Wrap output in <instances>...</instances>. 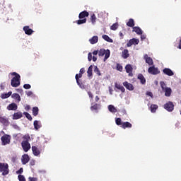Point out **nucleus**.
Returning <instances> with one entry per match:
<instances>
[{
  "label": "nucleus",
  "mask_w": 181,
  "mask_h": 181,
  "mask_svg": "<svg viewBox=\"0 0 181 181\" xmlns=\"http://www.w3.org/2000/svg\"><path fill=\"white\" fill-rule=\"evenodd\" d=\"M12 76H14L11 79V84L13 87H19L21 86V75L16 72L11 73Z\"/></svg>",
  "instance_id": "f257e3e1"
},
{
  "label": "nucleus",
  "mask_w": 181,
  "mask_h": 181,
  "mask_svg": "<svg viewBox=\"0 0 181 181\" xmlns=\"http://www.w3.org/2000/svg\"><path fill=\"white\" fill-rule=\"evenodd\" d=\"M0 172H2L3 176H6L9 173V165L8 163H0Z\"/></svg>",
  "instance_id": "f03ea898"
},
{
  "label": "nucleus",
  "mask_w": 181,
  "mask_h": 181,
  "mask_svg": "<svg viewBox=\"0 0 181 181\" xmlns=\"http://www.w3.org/2000/svg\"><path fill=\"white\" fill-rule=\"evenodd\" d=\"M110 49H100L98 51V56L103 57L105 54L104 62H105L110 57Z\"/></svg>",
  "instance_id": "7ed1b4c3"
},
{
  "label": "nucleus",
  "mask_w": 181,
  "mask_h": 181,
  "mask_svg": "<svg viewBox=\"0 0 181 181\" xmlns=\"http://www.w3.org/2000/svg\"><path fill=\"white\" fill-rule=\"evenodd\" d=\"M164 110H166L168 112H172L175 110V105L173 102L169 101L163 105Z\"/></svg>",
  "instance_id": "20e7f679"
},
{
  "label": "nucleus",
  "mask_w": 181,
  "mask_h": 181,
  "mask_svg": "<svg viewBox=\"0 0 181 181\" xmlns=\"http://www.w3.org/2000/svg\"><path fill=\"white\" fill-rule=\"evenodd\" d=\"M11 144V136L4 134L1 136V145H9Z\"/></svg>",
  "instance_id": "39448f33"
},
{
  "label": "nucleus",
  "mask_w": 181,
  "mask_h": 181,
  "mask_svg": "<svg viewBox=\"0 0 181 181\" xmlns=\"http://www.w3.org/2000/svg\"><path fill=\"white\" fill-rule=\"evenodd\" d=\"M148 72L149 73V74L156 76L157 74H159L160 73V71H159V69L155 67V66H153L148 68Z\"/></svg>",
  "instance_id": "423d86ee"
},
{
  "label": "nucleus",
  "mask_w": 181,
  "mask_h": 181,
  "mask_svg": "<svg viewBox=\"0 0 181 181\" xmlns=\"http://www.w3.org/2000/svg\"><path fill=\"white\" fill-rule=\"evenodd\" d=\"M21 146L24 151V152H28L29 149H30V144L28 141H22Z\"/></svg>",
  "instance_id": "0eeeda50"
},
{
  "label": "nucleus",
  "mask_w": 181,
  "mask_h": 181,
  "mask_svg": "<svg viewBox=\"0 0 181 181\" xmlns=\"http://www.w3.org/2000/svg\"><path fill=\"white\" fill-rule=\"evenodd\" d=\"M126 72L128 73L129 77H133L134 74H132V70H134V68H132V65L127 64L125 66Z\"/></svg>",
  "instance_id": "6e6552de"
},
{
  "label": "nucleus",
  "mask_w": 181,
  "mask_h": 181,
  "mask_svg": "<svg viewBox=\"0 0 181 181\" xmlns=\"http://www.w3.org/2000/svg\"><path fill=\"white\" fill-rule=\"evenodd\" d=\"M7 110L8 111H16L18 110V105L15 103H12L7 106Z\"/></svg>",
  "instance_id": "1a4fd4ad"
},
{
  "label": "nucleus",
  "mask_w": 181,
  "mask_h": 181,
  "mask_svg": "<svg viewBox=\"0 0 181 181\" xmlns=\"http://www.w3.org/2000/svg\"><path fill=\"white\" fill-rule=\"evenodd\" d=\"M123 86L129 91H133L134 88V85H132V83H129L128 81L124 82Z\"/></svg>",
  "instance_id": "9d476101"
},
{
  "label": "nucleus",
  "mask_w": 181,
  "mask_h": 181,
  "mask_svg": "<svg viewBox=\"0 0 181 181\" xmlns=\"http://www.w3.org/2000/svg\"><path fill=\"white\" fill-rule=\"evenodd\" d=\"M90 13L87 11H83L81 12L78 15L79 19H86V18H88Z\"/></svg>",
  "instance_id": "9b49d317"
},
{
  "label": "nucleus",
  "mask_w": 181,
  "mask_h": 181,
  "mask_svg": "<svg viewBox=\"0 0 181 181\" xmlns=\"http://www.w3.org/2000/svg\"><path fill=\"white\" fill-rule=\"evenodd\" d=\"M163 72L164 74H165L166 76H172L175 75V73H173L172 71V69H169V68H165L163 70Z\"/></svg>",
  "instance_id": "f8f14e48"
},
{
  "label": "nucleus",
  "mask_w": 181,
  "mask_h": 181,
  "mask_svg": "<svg viewBox=\"0 0 181 181\" xmlns=\"http://www.w3.org/2000/svg\"><path fill=\"white\" fill-rule=\"evenodd\" d=\"M144 59L146 60V63L148 64V66H153V60L151 57H148V54L144 55Z\"/></svg>",
  "instance_id": "ddd939ff"
},
{
  "label": "nucleus",
  "mask_w": 181,
  "mask_h": 181,
  "mask_svg": "<svg viewBox=\"0 0 181 181\" xmlns=\"http://www.w3.org/2000/svg\"><path fill=\"white\" fill-rule=\"evenodd\" d=\"M0 122L3 124V125H5V127H8V125H9V120H8V118L5 117H0Z\"/></svg>",
  "instance_id": "4468645a"
},
{
  "label": "nucleus",
  "mask_w": 181,
  "mask_h": 181,
  "mask_svg": "<svg viewBox=\"0 0 181 181\" xmlns=\"http://www.w3.org/2000/svg\"><path fill=\"white\" fill-rule=\"evenodd\" d=\"M32 151H33V155H35V156H39V155H40V150H39V148H37V147L33 146Z\"/></svg>",
  "instance_id": "2eb2a0df"
},
{
  "label": "nucleus",
  "mask_w": 181,
  "mask_h": 181,
  "mask_svg": "<svg viewBox=\"0 0 181 181\" xmlns=\"http://www.w3.org/2000/svg\"><path fill=\"white\" fill-rule=\"evenodd\" d=\"M75 78H76V83H77L78 86H79L80 88H82V89L86 88V86H84V85H83V83L80 81V79H78V74H76V75L75 76Z\"/></svg>",
  "instance_id": "dca6fc26"
},
{
  "label": "nucleus",
  "mask_w": 181,
  "mask_h": 181,
  "mask_svg": "<svg viewBox=\"0 0 181 181\" xmlns=\"http://www.w3.org/2000/svg\"><path fill=\"white\" fill-rule=\"evenodd\" d=\"M23 30H24L25 35H32V33H33V30L30 28L29 26H24Z\"/></svg>",
  "instance_id": "f3484780"
},
{
  "label": "nucleus",
  "mask_w": 181,
  "mask_h": 181,
  "mask_svg": "<svg viewBox=\"0 0 181 181\" xmlns=\"http://www.w3.org/2000/svg\"><path fill=\"white\" fill-rule=\"evenodd\" d=\"M29 160H30V158H29V156L28 154H25L23 156V158H22L23 165H26V163H28Z\"/></svg>",
  "instance_id": "a211bd4d"
},
{
  "label": "nucleus",
  "mask_w": 181,
  "mask_h": 181,
  "mask_svg": "<svg viewBox=\"0 0 181 181\" xmlns=\"http://www.w3.org/2000/svg\"><path fill=\"white\" fill-rule=\"evenodd\" d=\"M122 57L123 59H128L129 57V51L127 49H125L122 52Z\"/></svg>",
  "instance_id": "6ab92c4d"
},
{
  "label": "nucleus",
  "mask_w": 181,
  "mask_h": 181,
  "mask_svg": "<svg viewBox=\"0 0 181 181\" xmlns=\"http://www.w3.org/2000/svg\"><path fill=\"white\" fill-rule=\"evenodd\" d=\"M122 128H123V129H126V128H132V124L129 123V122H124L122 123Z\"/></svg>",
  "instance_id": "aec40b11"
},
{
  "label": "nucleus",
  "mask_w": 181,
  "mask_h": 181,
  "mask_svg": "<svg viewBox=\"0 0 181 181\" xmlns=\"http://www.w3.org/2000/svg\"><path fill=\"white\" fill-rule=\"evenodd\" d=\"M90 45H95V43L98 42V36L95 35L92 38L89 40Z\"/></svg>",
  "instance_id": "412c9836"
},
{
  "label": "nucleus",
  "mask_w": 181,
  "mask_h": 181,
  "mask_svg": "<svg viewBox=\"0 0 181 181\" xmlns=\"http://www.w3.org/2000/svg\"><path fill=\"white\" fill-rule=\"evenodd\" d=\"M137 78L139 80H140L141 84H146V79L145 78V77L144 76V75L142 74H139L137 76Z\"/></svg>",
  "instance_id": "4be33fe9"
},
{
  "label": "nucleus",
  "mask_w": 181,
  "mask_h": 181,
  "mask_svg": "<svg viewBox=\"0 0 181 181\" xmlns=\"http://www.w3.org/2000/svg\"><path fill=\"white\" fill-rule=\"evenodd\" d=\"M115 88H117V90H120L122 93H125V88L122 86L121 84H119L118 83H115Z\"/></svg>",
  "instance_id": "5701e85b"
},
{
  "label": "nucleus",
  "mask_w": 181,
  "mask_h": 181,
  "mask_svg": "<svg viewBox=\"0 0 181 181\" xmlns=\"http://www.w3.org/2000/svg\"><path fill=\"white\" fill-rule=\"evenodd\" d=\"M23 117L22 112H18L13 114V119H19Z\"/></svg>",
  "instance_id": "b1692460"
},
{
  "label": "nucleus",
  "mask_w": 181,
  "mask_h": 181,
  "mask_svg": "<svg viewBox=\"0 0 181 181\" xmlns=\"http://www.w3.org/2000/svg\"><path fill=\"white\" fill-rule=\"evenodd\" d=\"M163 91H165V97H170L172 94V89L170 88H167L164 89Z\"/></svg>",
  "instance_id": "393cba45"
},
{
  "label": "nucleus",
  "mask_w": 181,
  "mask_h": 181,
  "mask_svg": "<svg viewBox=\"0 0 181 181\" xmlns=\"http://www.w3.org/2000/svg\"><path fill=\"white\" fill-rule=\"evenodd\" d=\"M127 25L129 26V28H134V26H135V21L134 19H129V21L127 23Z\"/></svg>",
  "instance_id": "a878e982"
},
{
  "label": "nucleus",
  "mask_w": 181,
  "mask_h": 181,
  "mask_svg": "<svg viewBox=\"0 0 181 181\" xmlns=\"http://www.w3.org/2000/svg\"><path fill=\"white\" fill-rule=\"evenodd\" d=\"M132 32H136L137 35H142V29L139 27H134Z\"/></svg>",
  "instance_id": "bb28decb"
},
{
  "label": "nucleus",
  "mask_w": 181,
  "mask_h": 181,
  "mask_svg": "<svg viewBox=\"0 0 181 181\" xmlns=\"http://www.w3.org/2000/svg\"><path fill=\"white\" fill-rule=\"evenodd\" d=\"M158 108H159L158 105L152 104L150 107V111L153 113L156 112V110H158Z\"/></svg>",
  "instance_id": "cd10ccee"
},
{
  "label": "nucleus",
  "mask_w": 181,
  "mask_h": 181,
  "mask_svg": "<svg viewBox=\"0 0 181 181\" xmlns=\"http://www.w3.org/2000/svg\"><path fill=\"white\" fill-rule=\"evenodd\" d=\"M11 95H12V91H9L7 93H3L1 94V98L2 100H5V98H9V97H11Z\"/></svg>",
  "instance_id": "c85d7f7f"
},
{
  "label": "nucleus",
  "mask_w": 181,
  "mask_h": 181,
  "mask_svg": "<svg viewBox=\"0 0 181 181\" xmlns=\"http://www.w3.org/2000/svg\"><path fill=\"white\" fill-rule=\"evenodd\" d=\"M34 128L36 130L40 129V128H42V124H39V121L37 120L34 121Z\"/></svg>",
  "instance_id": "c756f323"
},
{
  "label": "nucleus",
  "mask_w": 181,
  "mask_h": 181,
  "mask_svg": "<svg viewBox=\"0 0 181 181\" xmlns=\"http://www.w3.org/2000/svg\"><path fill=\"white\" fill-rule=\"evenodd\" d=\"M93 65H90L87 71L88 77H92L93 76Z\"/></svg>",
  "instance_id": "7c9ffc66"
},
{
  "label": "nucleus",
  "mask_w": 181,
  "mask_h": 181,
  "mask_svg": "<svg viewBox=\"0 0 181 181\" xmlns=\"http://www.w3.org/2000/svg\"><path fill=\"white\" fill-rule=\"evenodd\" d=\"M108 110L110 112H113V113L117 112V108H115V107H114V105H108Z\"/></svg>",
  "instance_id": "2f4dec72"
},
{
  "label": "nucleus",
  "mask_w": 181,
  "mask_h": 181,
  "mask_svg": "<svg viewBox=\"0 0 181 181\" xmlns=\"http://www.w3.org/2000/svg\"><path fill=\"white\" fill-rule=\"evenodd\" d=\"M103 39L105 40L106 42H109V43H112V39L110 38V37L107 35H103L102 36Z\"/></svg>",
  "instance_id": "473e14b6"
},
{
  "label": "nucleus",
  "mask_w": 181,
  "mask_h": 181,
  "mask_svg": "<svg viewBox=\"0 0 181 181\" xmlns=\"http://www.w3.org/2000/svg\"><path fill=\"white\" fill-rule=\"evenodd\" d=\"M11 98L17 100V101H21V95H19V94L18 93H13L11 95Z\"/></svg>",
  "instance_id": "72a5a7b5"
},
{
  "label": "nucleus",
  "mask_w": 181,
  "mask_h": 181,
  "mask_svg": "<svg viewBox=\"0 0 181 181\" xmlns=\"http://www.w3.org/2000/svg\"><path fill=\"white\" fill-rule=\"evenodd\" d=\"M37 114H39V107H34L33 108V115H34V117H36L37 115Z\"/></svg>",
  "instance_id": "f704fd0d"
},
{
  "label": "nucleus",
  "mask_w": 181,
  "mask_h": 181,
  "mask_svg": "<svg viewBox=\"0 0 181 181\" xmlns=\"http://www.w3.org/2000/svg\"><path fill=\"white\" fill-rule=\"evenodd\" d=\"M87 22V18H80V20L76 21L77 25H83Z\"/></svg>",
  "instance_id": "c9c22d12"
},
{
  "label": "nucleus",
  "mask_w": 181,
  "mask_h": 181,
  "mask_svg": "<svg viewBox=\"0 0 181 181\" xmlns=\"http://www.w3.org/2000/svg\"><path fill=\"white\" fill-rule=\"evenodd\" d=\"M99 107H100V104L95 103L90 107V110H91V111H97V110H98Z\"/></svg>",
  "instance_id": "e433bc0d"
},
{
  "label": "nucleus",
  "mask_w": 181,
  "mask_h": 181,
  "mask_svg": "<svg viewBox=\"0 0 181 181\" xmlns=\"http://www.w3.org/2000/svg\"><path fill=\"white\" fill-rule=\"evenodd\" d=\"M93 71L97 74V76H101V71H100V69H98V66H95Z\"/></svg>",
  "instance_id": "4c0bfd02"
},
{
  "label": "nucleus",
  "mask_w": 181,
  "mask_h": 181,
  "mask_svg": "<svg viewBox=\"0 0 181 181\" xmlns=\"http://www.w3.org/2000/svg\"><path fill=\"white\" fill-rule=\"evenodd\" d=\"M23 142H29V141H30V136H29V134H25L23 136Z\"/></svg>",
  "instance_id": "58836bf2"
},
{
  "label": "nucleus",
  "mask_w": 181,
  "mask_h": 181,
  "mask_svg": "<svg viewBox=\"0 0 181 181\" xmlns=\"http://www.w3.org/2000/svg\"><path fill=\"white\" fill-rule=\"evenodd\" d=\"M90 21H91V23H93V25L95 24V21H97V17L95 16V14H93L90 16Z\"/></svg>",
  "instance_id": "ea45409f"
},
{
  "label": "nucleus",
  "mask_w": 181,
  "mask_h": 181,
  "mask_svg": "<svg viewBox=\"0 0 181 181\" xmlns=\"http://www.w3.org/2000/svg\"><path fill=\"white\" fill-rule=\"evenodd\" d=\"M23 114L29 121H32L33 118L30 114H29L28 112H24Z\"/></svg>",
  "instance_id": "a19ab883"
},
{
  "label": "nucleus",
  "mask_w": 181,
  "mask_h": 181,
  "mask_svg": "<svg viewBox=\"0 0 181 181\" xmlns=\"http://www.w3.org/2000/svg\"><path fill=\"white\" fill-rule=\"evenodd\" d=\"M111 30H115L116 29H118V23H115L112 24V25L110 27Z\"/></svg>",
  "instance_id": "79ce46f5"
},
{
  "label": "nucleus",
  "mask_w": 181,
  "mask_h": 181,
  "mask_svg": "<svg viewBox=\"0 0 181 181\" xmlns=\"http://www.w3.org/2000/svg\"><path fill=\"white\" fill-rule=\"evenodd\" d=\"M115 123L117 124V125H121V127H122V120H121V118H117L116 120H115Z\"/></svg>",
  "instance_id": "37998d69"
},
{
  "label": "nucleus",
  "mask_w": 181,
  "mask_h": 181,
  "mask_svg": "<svg viewBox=\"0 0 181 181\" xmlns=\"http://www.w3.org/2000/svg\"><path fill=\"white\" fill-rule=\"evenodd\" d=\"M160 87H161L163 91H164V90H165V88H168L166 87V83H165V82L162 81L160 83Z\"/></svg>",
  "instance_id": "c03bdc74"
},
{
  "label": "nucleus",
  "mask_w": 181,
  "mask_h": 181,
  "mask_svg": "<svg viewBox=\"0 0 181 181\" xmlns=\"http://www.w3.org/2000/svg\"><path fill=\"white\" fill-rule=\"evenodd\" d=\"M18 177L19 181H26V178H25L24 175H19Z\"/></svg>",
  "instance_id": "a18cd8bd"
},
{
  "label": "nucleus",
  "mask_w": 181,
  "mask_h": 181,
  "mask_svg": "<svg viewBox=\"0 0 181 181\" xmlns=\"http://www.w3.org/2000/svg\"><path fill=\"white\" fill-rule=\"evenodd\" d=\"M116 67H117V70H118V71H122L123 67L121 64H117Z\"/></svg>",
  "instance_id": "49530a36"
},
{
  "label": "nucleus",
  "mask_w": 181,
  "mask_h": 181,
  "mask_svg": "<svg viewBox=\"0 0 181 181\" xmlns=\"http://www.w3.org/2000/svg\"><path fill=\"white\" fill-rule=\"evenodd\" d=\"M132 40L133 42V45H138L139 43V40L136 38H132Z\"/></svg>",
  "instance_id": "de8ad7c7"
},
{
  "label": "nucleus",
  "mask_w": 181,
  "mask_h": 181,
  "mask_svg": "<svg viewBox=\"0 0 181 181\" xmlns=\"http://www.w3.org/2000/svg\"><path fill=\"white\" fill-rule=\"evenodd\" d=\"M134 45V42H132V39L129 40V41L127 42V47H131Z\"/></svg>",
  "instance_id": "09e8293b"
},
{
  "label": "nucleus",
  "mask_w": 181,
  "mask_h": 181,
  "mask_svg": "<svg viewBox=\"0 0 181 181\" xmlns=\"http://www.w3.org/2000/svg\"><path fill=\"white\" fill-rule=\"evenodd\" d=\"M31 86L30 84H24L23 85V88H25V90H29L30 88H31Z\"/></svg>",
  "instance_id": "8fccbe9b"
},
{
  "label": "nucleus",
  "mask_w": 181,
  "mask_h": 181,
  "mask_svg": "<svg viewBox=\"0 0 181 181\" xmlns=\"http://www.w3.org/2000/svg\"><path fill=\"white\" fill-rule=\"evenodd\" d=\"M88 59L89 62H91V60H93V54H91V52L88 53Z\"/></svg>",
  "instance_id": "3c124183"
},
{
  "label": "nucleus",
  "mask_w": 181,
  "mask_h": 181,
  "mask_svg": "<svg viewBox=\"0 0 181 181\" xmlns=\"http://www.w3.org/2000/svg\"><path fill=\"white\" fill-rule=\"evenodd\" d=\"M28 181H37V177H30L28 178Z\"/></svg>",
  "instance_id": "603ef678"
},
{
  "label": "nucleus",
  "mask_w": 181,
  "mask_h": 181,
  "mask_svg": "<svg viewBox=\"0 0 181 181\" xmlns=\"http://www.w3.org/2000/svg\"><path fill=\"white\" fill-rule=\"evenodd\" d=\"M88 95L90 97V98H91V100H93V98H94V95H93V93L91 92H88Z\"/></svg>",
  "instance_id": "864d4df0"
},
{
  "label": "nucleus",
  "mask_w": 181,
  "mask_h": 181,
  "mask_svg": "<svg viewBox=\"0 0 181 181\" xmlns=\"http://www.w3.org/2000/svg\"><path fill=\"white\" fill-rule=\"evenodd\" d=\"M17 173H18V174H22V173H23V168H20L18 171H17Z\"/></svg>",
  "instance_id": "5fc2aeb1"
},
{
  "label": "nucleus",
  "mask_w": 181,
  "mask_h": 181,
  "mask_svg": "<svg viewBox=\"0 0 181 181\" xmlns=\"http://www.w3.org/2000/svg\"><path fill=\"white\" fill-rule=\"evenodd\" d=\"M79 73H81V74H84V73H86V69H84V68H81Z\"/></svg>",
  "instance_id": "6e6d98bb"
},
{
  "label": "nucleus",
  "mask_w": 181,
  "mask_h": 181,
  "mask_svg": "<svg viewBox=\"0 0 181 181\" xmlns=\"http://www.w3.org/2000/svg\"><path fill=\"white\" fill-rule=\"evenodd\" d=\"M33 94V93L30 90H29L28 93H27V95L28 97H30V95H32Z\"/></svg>",
  "instance_id": "4d7b16f0"
},
{
  "label": "nucleus",
  "mask_w": 181,
  "mask_h": 181,
  "mask_svg": "<svg viewBox=\"0 0 181 181\" xmlns=\"http://www.w3.org/2000/svg\"><path fill=\"white\" fill-rule=\"evenodd\" d=\"M93 54L94 56H97V55L98 54V50L93 51Z\"/></svg>",
  "instance_id": "13d9d810"
},
{
  "label": "nucleus",
  "mask_w": 181,
  "mask_h": 181,
  "mask_svg": "<svg viewBox=\"0 0 181 181\" xmlns=\"http://www.w3.org/2000/svg\"><path fill=\"white\" fill-rule=\"evenodd\" d=\"M95 100L96 103H98V101H100V97H98V95H96L95 98Z\"/></svg>",
  "instance_id": "bf43d9fd"
},
{
  "label": "nucleus",
  "mask_w": 181,
  "mask_h": 181,
  "mask_svg": "<svg viewBox=\"0 0 181 181\" xmlns=\"http://www.w3.org/2000/svg\"><path fill=\"white\" fill-rule=\"evenodd\" d=\"M119 35L120 36L121 39H124V34L122 33H119Z\"/></svg>",
  "instance_id": "052dcab7"
},
{
  "label": "nucleus",
  "mask_w": 181,
  "mask_h": 181,
  "mask_svg": "<svg viewBox=\"0 0 181 181\" xmlns=\"http://www.w3.org/2000/svg\"><path fill=\"white\" fill-rule=\"evenodd\" d=\"M81 77H83V74L79 73V74H78V80H79V78H81Z\"/></svg>",
  "instance_id": "680f3d73"
},
{
  "label": "nucleus",
  "mask_w": 181,
  "mask_h": 181,
  "mask_svg": "<svg viewBox=\"0 0 181 181\" xmlns=\"http://www.w3.org/2000/svg\"><path fill=\"white\" fill-rule=\"evenodd\" d=\"M178 49H181V37L179 42Z\"/></svg>",
  "instance_id": "e2e57ef3"
},
{
  "label": "nucleus",
  "mask_w": 181,
  "mask_h": 181,
  "mask_svg": "<svg viewBox=\"0 0 181 181\" xmlns=\"http://www.w3.org/2000/svg\"><path fill=\"white\" fill-rule=\"evenodd\" d=\"M141 40H144L146 39V37L145 35H141Z\"/></svg>",
  "instance_id": "0e129e2a"
},
{
  "label": "nucleus",
  "mask_w": 181,
  "mask_h": 181,
  "mask_svg": "<svg viewBox=\"0 0 181 181\" xmlns=\"http://www.w3.org/2000/svg\"><path fill=\"white\" fill-rule=\"evenodd\" d=\"M148 95H149V97H152L153 94L152 93V92H148Z\"/></svg>",
  "instance_id": "69168bd1"
},
{
  "label": "nucleus",
  "mask_w": 181,
  "mask_h": 181,
  "mask_svg": "<svg viewBox=\"0 0 181 181\" xmlns=\"http://www.w3.org/2000/svg\"><path fill=\"white\" fill-rule=\"evenodd\" d=\"M93 62H97V57H95V56H93Z\"/></svg>",
  "instance_id": "338daca9"
},
{
  "label": "nucleus",
  "mask_w": 181,
  "mask_h": 181,
  "mask_svg": "<svg viewBox=\"0 0 181 181\" xmlns=\"http://www.w3.org/2000/svg\"><path fill=\"white\" fill-rule=\"evenodd\" d=\"M25 110L28 111V110H30V106L28 105L25 107Z\"/></svg>",
  "instance_id": "774afa93"
}]
</instances>
